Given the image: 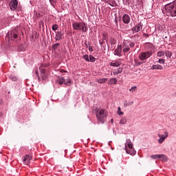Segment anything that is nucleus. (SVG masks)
<instances>
[{
	"label": "nucleus",
	"instance_id": "nucleus-1",
	"mask_svg": "<svg viewBox=\"0 0 176 176\" xmlns=\"http://www.w3.org/2000/svg\"><path fill=\"white\" fill-rule=\"evenodd\" d=\"M150 50L147 51V52H141L139 56H138V58L139 60H140V61H145L146 60H148V58H149L150 57H152L153 54V49L155 47H153V45L148 43V45H147Z\"/></svg>",
	"mask_w": 176,
	"mask_h": 176
},
{
	"label": "nucleus",
	"instance_id": "nucleus-2",
	"mask_svg": "<svg viewBox=\"0 0 176 176\" xmlns=\"http://www.w3.org/2000/svg\"><path fill=\"white\" fill-rule=\"evenodd\" d=\"M165 10L168 16L176 17V1L166 4L165 6Z\"/></svg>",
	"mask_w": 176,
	"mask_h": 176
},
{
	"label": "nucleus",
	"instance_id": "nucleus-3",
	"mask_svg": "<svg viewBox=\"0 0 176 176\" xmlns=\"http://www.w3.org/2000/svg\"><path fill=\"white\" fill-rule=\"evenodd\" d=\"M108 116V111L105 109H100L96 111V118L99 123L104 124L105 123V118Z\"/></svg>",
	"mask_w": 176,
	"mask_h": 176
},
{
	"label": "nucleus",
	"instance_id": "nucleus-4",
	"mask_svg": "<svg viewBox=\"0 0 176 176\" xmlns=\"http://www.w3.org/2000/svg\"><path fill=\"white\" fill-rule=\"evenodd\" d=\"M135 46V43L133 41H129V40H124L122 43V53L126 54V53H129L131 49H133ZM131 48V49H130Z\"/></svg>",
	"mask_w": 176,
	"mask_h": 176
},
{
	"label": "nucleus",
	"instance_id": "nucleus-5",
	"mask_svg": "<svg viewBox=\"0 0 176 176\" xmlns=\"http://www.w3.org/2000/svg\"><path fill=\"white\" fill-rule=\"evenodd\" d=\"M72 27L74 30H76L77 31H82V32H87V26H86V23L83 22H76L72 24Z\"/></svg>",
	"mask_w": 176,
	"mask_h": 176
},
{
	"label": "nucleus",
	"instance_id": "nucleus-6",
	"mask_svg": "<svg viewBox=\"0 0 176 176\" xmlns=\"http://www.w3.org/2000/svg\"><path fill=\"white\" fill-rule=\"evenodd\" d=\"M19 38V28H13L10 32H8L6 35V38L8 41H14V39H17Z\"/></svg>",
	"mask_w": 176,
	"mask_h": 176
},
{
	"label": "nucleus",
	"instance_id": "nucleus-7",
	"mask_svg": "<svg viewBox=\"0 0 176 176\" xmlns=\"http://www.w3.org/2000/svg\"><path fill=\"white\" fill-rule=\"evenodd\" d=\"M125 151L129 155H131L132 156L135 155V151L133 148V143L129 139H127L125 143Z\"/></svg>",
	"mask_w": 176,
	"mask_h": 176
},
{
	"label": "nucleus",
	"instance_id": "nucleus-8",
	"mask_svg": "<svg viewBox=\"0 0 176 176\" xmlns=\"http://www.w3.org/2000/svg\"><path fill=\"white\" fill-rule=\"evenodd\" d=\"M143 25L140 22L139 23H137L132 29L131 31L133 32V34H137V32H140L142 30Z\"/></svg>",
	"mask_w": 176,
	"mask_h": 176
},
{
	"label": "nucleus",
	"instance_id": "nucleus-9",
	"mask_svg": "<svg viewBox=\"0 0 176 176\" xmlns=\"http://www.w3.org/2000/svg\"><path fill=\"white\" fill-rule=\"evenodd\" d=\"M122 52H123V48L122 45H118L117 48L114 51V55L118 57H122Z\"/></svg>",
	"mask_w": 176,
	"mask_h": 176
},
{
	"label": "nucleus",
	"instance_id": "nucleus-10",
	"mask_svg": "<svg viewBox=\"0 0 176 176\" xmlns=\"http://www.w3.org/2000/svg\"><path fill=\"white\" fill-rule=\"evenodd\" d=\"M158 137L160 139H158V142L159 144H163L164 142V140L168 137V134L167 133H159Z\"/></svg>",
	"mask_w": 176,
	"mask_h": 176
},
{
	"label": "nucleus",
	"instance_id": "nucleus-11",
	"mask_svg": "<svg viewBox=\"0 0 176 176\" xmlns=\"http://www.w3.org/2000/svg\"><path fill=\"white\" fill-rule=\"evenodd\" d=\"M17 5H19V1L17 0H12L10 3V8L11 10H16L17 9Z\"/></svg>",
	"mask_w": 176,
	"mask_h": 176
},
{
	"label": "nucleus",
	"instance_id": "nucleus-12",
	"mask_svg": "<svg viewBox=\"0 0 176 176\" xmlns=\"http://www.w3.org/2000/svg\"><path fill=\"white\" fill-rule=\"evenodd\" d=\"M122 21L124 24H129L131 21L130 16L125 14L122 16Z\"/></svg>",
	"mask_w": 176,
	"mask_h": 176
},
{
	"label": "nucleus",
	"instance_id": "nucleus-13",
	"mask_svg": "<svg viewBox=\"0 0 176 176\" xmlns=\"http://www.w3.org/2000/svg\"><path fill=\"white\" fill-rule=\"evenodd\" d=\"M63 34L61 31H57L56 32V35H55V40L56 41H61V38L63 36Z\"/></svg>",
	"mask_w": 176,
	"mask_h": 176
},
{
	"label": "nucleus",
	"instance_id": "nucleus-14",
	"mask_svg": "<svg viewBox=\"0 0 176 176\" xmlns=\"http://www.w3.org/2000/svg\"><path fill=\"white\" fill-rule=\"evenodd\" d=\"M31 159H32V157L28 155H26L25 157H24V159H23V162L25 164H30V162H31Z\"/></svg>",
	"mask_w": 176,
	"mask_h": 176
},
{
	"label": "nucleus",
	"instance_id": "nucleus-15",
	"mask_svg": "<svg viewBox=\"0 0 176 176\" xmlns=\"http://www.w3.org/2000/svg\"><path fill=\"white\" fill-rule=\"evenodd\" d=\"M103 2H105V3H108V5H110V6H112V8H115L117 6L115 1L104 0Z\"/></svg>",
	"mask_w": 176,
	"mask_h": 176
},
{
	"label": "nucleus",
	"instance_id": "nucleus-16",
	"mask_svg": "<svg viewBox=\"0 0 176 176\" xmlns=\"http://www.w3.org/2000/svg\"><path fill=\"white\" fill-rule=\"evenodd\" d=\"M134 104V101L130 100L129 102L127 100L124 101V108H127V107H130V105H133Z\"/></svg>",
	"mask_w": 176,
	"mask_h": 176
},
{
	"label": "nucleus",
	"instance_id": "nucleus-17",
	"mask_svg": "<svg viewBox=\"0 0 176 176\" xmlns=\"http://www.w3.org/2000/svg\"><path fill=\"white\" fill-rule=\"evenodd\" d=\"M151 69H163V66L160 65H152Z\"/></svg>",
	"mask_w": 176,
	"mask_h": 176
},
{
	"label": "nucleus",
	"instance_id": "nucleus-18",
	"mask_svg": "<svg viewBox=\"0 0 176 176\" xmlns=\"http://www.w3.org/2000/svg\"><path fill=\"white\" fill-rule=\"evenodd\" d=\"M116 83H118V80L115 78L109 79L108 82L109 85H116Z\"/></svg>",
	"mask_w": 176,
	"mask_h": 176
},
{
	"label": "nucleus",
	"instance_id": "nucleus-19",
	"mask_svg": "<svg viewBox=\"0 0 176 176\" xmlns=\"http://www.w3.org/2000/svg\"><path fill=\"white\" fill-rule=\"evenodd\" d=\"M96 82H98V83H107V82H108V78H100L96 80Z\"/></svg>",
	"mask_w": 176,
	"mask_h": 176
},
{
	"label": "nucleus",
	"instance_id": "nucleus-20",
	"mask_svg": "<svg viewBox=\"0 0 176 176\" xmlns=\"http://www.w3.org/2000/svg\"><path fill=\"white\" fill-rule=\"evenodd\" d=\"M159 159H160V160H162V162H167V160H168L167 156H166L164 154H160Z\"/></svg>",
	"mask_w": 176,
	"mask_h": 176
},
{
	"label": "nucleus",
	"instance_id": "nucleus-21",
	"mask_svg": "<svg viewBox=\"0 0 176 176\" xmlns=\"http://www.w3.org/2000/svg\"><path fill=\"white\" fill-rule=\"evenodd\" d=\"M56 83H58V85H64V83H65V79L60 78L56 80Z\"/></svg>",
	"mask_w": 176,
	"mask_h": 176
},
{
	"label": "nucleus",
	"instance_id": "nucleus-22",
	"mask_svg": "<svg viewBox=\"0 0 176 176\" xmlns=\"http://www.w3.org/2000/svg\"><path fill=\"white\" fill-rule=\"evenodd\" d=\"M127 123V117L124 116L120 120V124H126Z\"/></svg>",
	"mask_w": 176,
	"mask_h": 176
},
{
	"label": "nucleus",
	"instance_id": "nucleus-23",
	"mask_svg": "<svg viewBox=\"0 0 176 176\" xmlns=\"http://www.w3.org/2000/svg\"><path fill=\"white\" fill-rule=\"evenodd\" d=\"M164 54H165L166 57H168L169 58H171V57L173 56V52H171L170 51H165Z\"/></svg>",
	"mask_w": 176,
	"mask_h": 176
},
{
	"label": "nucleus",
	"instance_id": "nucleus-24",
	"mask_svg": "<svg viewBox=\"0 0 176 176\" xmlns=\"http://www.w3.org/2000/svg\"><path fill=\"white\" fill-rule=\"evenodd\" d=\"M58 46H60V43H56L52 45V49L53 50H57V49H58Z\"/></svg>",
	"mask_w": 176,
	"mask_h": 176
},
{
	"label": "nucleus",
	"instance_id": "nucleus-25",
	"mask_svg": "<svg viewBox=\"0 0 176 176\" xmlns=\"http://www.w3.org/2000/svg\"><path fill=\"white\" fill-rule=\"evenodd\" d=\"M94 61H96V58L91 55H89L88 63H94Z\"/></svg>",
	"mask_w": 176,
	"mask_h": 176
},
{
	"label": "nucleus",
	"instance_id": "nucleus-26",
	"mask_svg": "<svg viewBox=\"0 0 176 176\" xmlns=\"http://www.w3.org/2000/svg\"><path fill=\"white\" fill-rule=\"evenodd\" d=\"M131 93H135L137 91V86H133L129 89Z\"/></svg>",
	"mask_w": 176,
	"mask_h": 176
},
{
	"label": "nucleus",
	"instance_id": "nucleus-27",
	"mask_svg": "<svg viewBox=\"0 0 176 176\" xmlns=\"http://www.w3.org/2000/svg\"><path fill=\"white\" fill-rule=\"evenodd\" d=\"M117 113H118V115H119L120 116L124 114V113L123 111H122V109L120 108V107H118Z\"/></svg>",
	"mask_w": 176,
	"mask_h": 176
},
{
	"label": "nucleus",
	"instance_id": "nucleus-28",
	"mask_svg": "<svg viewBox=\"0 0 176 176\" xmlns=\"http://www.w3.org/2000/svg\"><path fill=\"white\" fill-rule=\"evenodd\" d=\"M41 76L45 79V74H46V69H41Z\"/></svg>",
	"mask_w": 176,
	"mask_h": 176
},
{
	"label": "nucleus",
	"instance_id": "nucleus-29",
	"mask_svg": "<svg viewBox=\"0 0 176 176\" xmlns=\"http://www.w3.org/2000/svg\"><path fill=\"white\" fill-rule=\"evenodd\" d=\"M164 55V51H159L157 53V57H163Z\"/></svg>",
	"mask_w": 176,
	"mask_h": 176
},
{
	"label": "nucleus",
	"instance_id": "nucleus-30",
	"mask_svg": "<svg viewBox=\"0 0 176 176\" xmlns=\"http://www.w3.org/2000/svg\"><path fill=\"white\" fill-rule=\"evenodd\" d=\"M110 65H111V67H119V65H120V64H119L118 62H115V63L111 62L110 63Z\"/></svg>",
	"mask_w": 176,
	"mask_h": 176
},
{
	"label": "nucleus",
	"instance_id": "nucleus-31",
	"mask_svg": "<svg viewBox=\"0 0 176 176\" xmlns=\"http://www.w3.org/2000/svg\"><path fill=\"white\" fill-rule=\"evenodd\" d=\"M110 43L111 45H116V39H115V38H111Z\"/></svg>",
	"mask_w": 176,
	"mask_h": 176
},
{
	"label": "nucleus",
	"instance_id": "nucleus-32",
	"mask_svg": "<svg viewBox=\"0 0 176 176\" xmlns=\"http://www.w3.org/2000/svg\"><path fill=\"white\" fill-rule=\"evenodd\" d=\"M134 61L136 65H141L144 63V62H140L138 59H134Z\"/></svg>",
	"mask_w": 176,
	"mask_h": 176
},
{
	"label": "nucleus",
	"instance_id": "nucleus-33",
	"mask_svg": "<svg viewBox=\"0 0 176 176\" xmlns=\"http://www.w3.org/2000/svg\"><path fill=\"white\" fill-rule=\"evenodd\" d=\"M160 154L152 155H151V159H159Z\"/></svg>",
	"mask_w": 176,
	"mask_h": 176
},
{
	"label": "nucleus",
	"instance_id": "nucleus-34",
	"mask_svg": "<svg viewBox=\"0 0 176 176\" xmlns=\"http://www.w3.org/2000/svg\"><path fill=\"white\" fill-rule=\"evenodd\" d=\"M58 29V25L54 24V25H52V30L53 31H57Z\"/></svg>",
	"mask_w": 176,
	"mask_h": 176
},
{
	"label": "nucleus",
	"instance_id": "nucleus-35",
	"mask_svg": "<svg viewBox=\"0 0 176 176\" xmlns=\"http://www.w3.org/2000/svg\"><path fill=\"white\" fill-rule=\"evenodd\" d=\"M50 2L52 6H54V5H56V3H57V0H50Z\"/></svg>",
	"mask_w": 176,
	"mask_h": 176
},
{
	"label": "nucleus",
	"instance_id": "nucleus-36",
	"mask_svg": "<svg viewBox=\"0 0 176 176\" xmlns=\"http://www.w3.org/2000/svg\"><path fill=\"white\" fill-rule=\"evenodd\" d=\"M115 71L117 72V74H122V72L123 71V68L120 67V68L116 69Z\"/></svg>",
	"mask_w": 176,
	"mask_h": 176
},
{
	"label": "nucleus",
	"instance_id": "nucleus-37",
	"mask_svg": "<svg viewBox=\"0 0 176 176\" xmlns=\"http://www.w3.org/2000/svg\"><path fill=\"white\" fill-rule=\"evenodd\" d=\"M82 57H83L84 60H87L89 63V55L86 54V55H84Z\"/></svg>",
	"mask_w": 176,
	"mask_h": 176
},
{
	"label": "nucleus",
	"instance_id": "nucleus-38",
	"mask_svg": "<svg viewBox=\"0 0 176 176\" xmlns=\"http://www.w3.org/2000/svg\"><path fill=\"white\" fill-rule=\"evenodd\" d=\"M166 60L165 59H159L158 63L159 64H164Z\"/></svg>",
	"mask_w": 176,
	"mask_h": 176
},
{
	"label": "nucleus",
	"instance_id": "nucleus-39",
	"mask_svg": "<svg viewBox=\"0 0 176 176\" xmlns=\"http://www.w3.org/2000/svg\"><path fill=\"white\" fill-rule=\"evenodd\" d=\"M11 80H12L13 82H16L17 80V77L16 76H12L10 78Z\"/></svg>",
	"mask_w": 176,
	"mask_h": 176
},
{
	"label": "nucleus",
	"instance_id": "nucleus-40",
	"mask_svg": "<svg viewBox=\"0 0 176 176\" xmlns=\"http://www.w3.org/2000/svg\"><path fill=\"white\" fill-rule=\"evenodd\" d=\"M65 85H71V79H67V81H65Z\"/></svg>",
	"mask_w": 176,
	"mask_h": 176
},
{
	"label": "nucleus",
	"instance_id": "nucleus-41",
	"mask_svg": "<svg viewBox=\"0 0 176 176\" xmlns=\"http://www.w3.org/2000/svg\"><path fill=\"white\" fill-rule=\"evenodd\" d=\"M34 38L35 39H38V38H39V34L37 32L34 34Z\"/></svg>",
	"mask_w": 176,
	"mask_h": 176
},
{
	"label": "nucleus",
	"instance_id": "nucleus-42",
	"mask_svg": "<svg viewBox=\"0 0 176 176\" xmlns=\"http://www.w3.org/2000/svg\"><path fill=\"white\" fill-rule=\"evenodd\" d=\"M143 36H144V38H149V34L144 33Z\"/></svg>",
	"mask_w": 176,
	"mask_h": 176
},
{
	"label": "nucleus",
	"instance_id": "nucleus-43",
	"mask_svg": "<svg viewBox=\"0 0 176 176\" xmlns=\"http://www.w3.org/2000/svg\"><path fill=\"white\" fill-rule=\"evenodd\" d=\"M99 43H100V46H102V44L104 43V39L100 40V41H99Z\"/></svg>",
	"mask_w": 176,
	"mask_h": 176
},
{
	"label": "nucleus",
	"instance_id": "nucleus-44",
	"mask_svg": "<svg viewBox=\"0 0 176 176\" xmlns=\"http://www.w3.org/2000/svg\"><path fill=\"white\" fill-rule=\"evenodd\" d=\"M35 75H36V76H37V77L38 78V79H39V72H38V70H36V71L35 72Z\"/></svg>",
	"mask_w": 176,
	"mask_h": 176
},
{
	"label": "nucleus",
	"instance_id": "nucleus-45",
	"mask_svg": "<svg viewBox=\"0 0 176 176\" xmlns=\"http://www.w3.org/2000/svg\"><path fill=\"white\" fill-rule=\"evenodd\" d=\"M89 52H93V47H91V46H89Z\"/></svg>",
	"mask_w": 176,
	"mask_h": 176
},
{
	"label": "nucleus",
	"instance_id": "nucleus-46",
	"mask_svg": "<svg viewBox=\"0 0 176 176\" xmlns=\"http://www.w3.org/2000/svg\"><path fill=\"white\" fill-rule=\"evenodd\" d=\"M113 75H119V74L118 73V72L115 71L113 72Z\"/></svg>",
	"mask_w": 176,
	"mask_h": 176
},
{
	"label": "nucleus",
	"instance_id": "nucleus-47",
	"mask_svg": "<svg viewBox=\"0 0 176 176\" xmlns=\"http://www.w3.org/2000/svg\"><path fill=\"white\" fill-rule=\"evenodd\" d=\"M85 45H86V47H87V43L85 42Z\"/></svg>",
	"mask_w": 176,
	"mask_h": 176
},
{
	"label": "nucleus",
	"instance_id": "nucleus-48",
	"mask_svg": "<svg viewBox=\"0 0 176 176\" xmlns=\"http://www.w3.org/2000/svg\"><path fill=\"white\" fill-rule=\"evenodd\" d=\"M116 23H118V20L116 19Z\"/></svg>",
	"mask_w": 176,
	"mask_h": 176
},
{
	"label": "nucleus",
	"instance_id": "nucleus-49",
	"mask_svg": "<svg viewBox=\"0 0 176 176\" xmlns=\"http://www.w3.org/2000/svg\"><path fill=\"white\" fill-rule=\"evenodd\" d=\"M101 1H102V2H104V0H101Z\"/></svg>",
	"mask_w": 176,
	"mask_h": 176
},
{
	"label": "nucleus",
	"instance_id": "nucleus-50",
	"mask_svg": "<svg viewBox=\"0 0 176 176\" xmlns=\"http://www.w3.org/2000/svg\"><path fill=\"white\" fill-rule=\"evenodd\" d=\"M48 65H46L45 67H47Z\"/></svg>",
	"mask_w": 176,
	"mask_h": 176
},
{
	"label": "nucleus",
	"instance_id": "nucleus-51",
	"mask_svg": "<svg viewBox=\"0 0 176 176\" xmlns=\"http://www.w3.org/2000/svg\"><path fill=\"white\" fill-rule=\"evenodd\" d=\"M113 119H111V122H113Z\"/></svg>",
	"mask_w": 176,
	"mask_h": 176
}]
</instances>
